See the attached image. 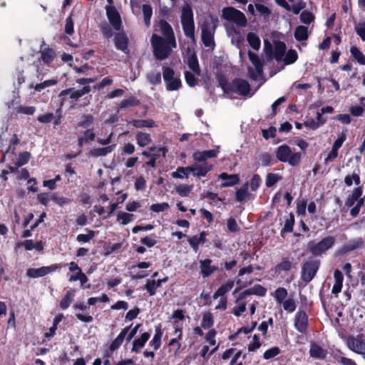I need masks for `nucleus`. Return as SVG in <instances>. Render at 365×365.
Masks as SVG:
<instances>
[{
	"label": "nucleus",
	"mask_w": 365,
	"mask_h": 365,
	"mask_svg": "<svg viewBox=\"0 0 365 365\" xmlns=\"http://www.w3.org/2000/svg\"><path fill=\"white\" fill-rule=\"evenodd\" d=\"M272 37V42L264 41L263 51L267 59H274L277 62H283L284 65L294 63L298 58L297 51L289 49L286 52V44L280 40L278 34L273 33Z\"/></svg>",
	"instance_id": "nucleus-1"
},
{
	"label": "nucleus",
	"mask_w": 365,
	"mask_h": 365,
	"mask_svg": "<svg viewBox=\"0 0 365 365\" xmlns=\"http://www.w3.org/2000/svg\"><path fill=\"white\" fill-rule=\"evenodd\" d=\"M151 45L153 53L156 58L163 60L167 58L173 48H176L175 38H163L157 34H153L151 37Z\"/></svg>",
	"instance_id": "nucleus-2"
},
{
	"label": "nucleus",
	"mask_w": 365,
	"mask_h": 365,
	"mask_svg": "<svg viewBox=\"0 0 365 365\" xmlns=\"http://www.w3.org/2000/svg\"><path fill=\"white\" fill-rule=\"evenodd\" d=\"M217 25V19L212 16L206 17L201 24L202 41L205 46L212 48L215 46L214 34Z\"/></svg>",
	"instance_id": "nucleus-3"
},
{
	"label": "nucleus",
	"mask_w": 365,
	"mask_h": 365,
	"mask_svg": "<svg viewBox=\"0 0 365 365\" xmlns=\"http://www.w3.org/2000/svg\"><path fill=\"white\" fill-rule=\"evenodd\" d=\"M277 158L282 163H288L292 166L297 165L302 159L300 153H293L287 145H282L276 150Z\"/></svg>",
	"instance_id": "nucleus-4"
},
{
	"label": "nucleus",
	"mask_w": 365,
	"mask_h": 365,
	"mask_svg": "<svg viewBox=\"0 0 365 365\" xmlns=\"http://www.w3.org/2000/svg\"><path fill=\"white\" fill-rule=\"evenodd\" d=\"M181 23L184 33L190 38H194L195 25L193 14L190 5L186 4L182 7L181 14Z\"/></svg>",
	"instance_id": "nucleus-5"
},
{
	"label": "nucleus",
	"mask_w": 365,
	"mask_h": 365,
	"mask_svg": "<svg viewBox=\"0 0 365 365\" xmlns=\"http://www.w3.org/2000/svg\"><path fill=\"white\" fill-rule=\"evenodd\" d=\"M222 16L223 19L232 21L240 26L244 27L247 24L245 14L233 7L225 8L222 12Z\"/></svg>",
	"instance_id": "nucleus-6"
},
{
	"label": "nucleus",
	"mask_w": 365,
	"mask_h": 365,
	"mask_svg": "<svg viewBox=\"0 0 365 365\" xmlns=\"http://www.w3.org/2000/svg\"><path fill=\"white\" fill-rule=\"evenodd\" d=\"M163 75L168 90L175 91L181 87L182 83L180 77L175 73L173 68L168 66H163Z\"/></svg>",
	"instance_id": "nucleus-7"
},
{
	"label": "nucleus",
	"mask_w": 365,
	"mask_h": 365,
	"mask_svg": "<svg viewBox=\"0 0 365 365\" xmlns=\"http://www.w3.org/2000/svg\"><path fill=\"white\" fill-rule=\"evenodd\" d=\"M334 243V238L331 236L327 237L322 240L319 243L309 247L310 252L314 255H320L330 247Z\"/></svg>",
	"instance_id": "nucleus-8"
},
{
	"label": "nucleus",
	"mask_w": 365,
	"mask_h": 365,
	"mask_svg": "<svg viewBox=\"0 0 365 365\" xmlns=\"http://www.w3.org/2000/svg\"><path fill=\"white\" fill-rule=\"evenodd\" d=\"M60 267L57 264H51L50 266L42 267L39 268H30L27 270L26 274L29 277L36 278L43 277L51 272H55Z\"/></svg>",
	"instance_id": "nucleus-9"
},
{
	"label": "nucleus",
	"mask_w": 365,
	"mask_h": 365,
	"mask_svg": "<svg viewBox=\"0 0 365 365\" xmlns=\"http://www.w3.org/2000/svg\"><path fill=\"white\" fill-rule=\"evenodd\" d=\"M346 345L353 352L361 355L365 354V342L360 337L349 336Z\"/></svg>",
	"instance_id": "nucleus-10"
},
{
	"label": "nucleus",
	"mask_w": 365,
	"mask_h": 365,
	"mask_svg": "<svg viewBox=\"0 0 365 365\" xmlns=\"http://www.w3.org/2000/svg\"><path fill=\"white\" fill-rule=\"evenodd\" d=\"M230 91L235 93L242 96H245L249 93L250 91L249 83L242 79H236L232 81L230 86Z\"/></svg>",
	"instance_id": "nucleus-11"
},
{
	"label": "nucleus",
	"mask_w": 365,
	"mask_h": 365,
	"mask_svg": "<svg viewBox=\"0 0 365 365\" xmlns=\"http://www.w3.org/2000/svg\"><path fill=\"white\" fill-rule=\"evenodd\" d=\"M106 15L112 26L116 30H120L121 26L120 16L113 6H106Z\"/></svg>",
	"instance_id": "nucleus-12"
},
{
	"label": "nucleus",
	"mask_w": 365,
	"mask_h": 365,
	"mask_svg": "<svg viewBox=\"0 0 365 365\" xmlns=\"http://www.w3.org/2000/svg\"><path fill=\"white\" fill-rule=\"evenodd\" d=\"M155 31L162 34L163 38H175L171 26L164 20H160L155 24Z\"/></svg>",
	"instance_id": "nucleus-13"
},
{
	"label": "nucleus",
	"mask_w": 365,
	"mask_h": 365,
	"mask_svg": "<svg viewBox=\"0 0 365 365\" xmlns=\"http://www.w3.org/2000/svg\"><path fill=\"white\" fill-rule=\"evenodd\" d=\"M318 264L316 262H308L304 264L302 269V277L304 281L309 282L314 277Z\"/></svg>",
	"instance_id": "nucleus-14"
},
{
	"label": "nucleus",
	"mask_w": 365,
	"mask_h": 365,
	"mask_svg": "<svg viewBox=\"0 0 365 365\" xmlns=\"http://www.w3.org/2000/svg\"><path fill=\"white\" fill-rule=\"evenodd\" d=\"M184 61L187 64L188 67L193 71V73H195L197 76H200V68L197 58L193 51H187Z\"/></svg>",
	"instance_id": "nucleus-15"
},
{
	"label": "nucleus",
	"mask_w": 365,
	"mask_h": 365,
	"mask_svg": "<svg viewBox=\"0 0 365 365\" xmlns=\"http://www.w3.org/2000/svg\"><path fill=\"white\" fill-rule=\"evenodd\" d=\"M308 325V319L306 313L299 311L296 314L294 319V327L301 333H304Z\"/></svg>",
	"instance_id": "nucleus-16"
},
{
	"label": "nucleus",
	"mask_w": 365,
	"mask_h": 365,
	"mask_svg": "<svg viewBox=\"0 0 365 365\" xmlns=\"http://www.w3.org/2000/svg\"><path fill=\"white\" fill-rule=\"evenodd\" d=\"M219 153V149L215 148L210 150H205L201 152H196L193 154V159L195 161L202 162L209 158L217 157Z\"/></svg>",
	"instance_id": "nucleus-17"
},
{
	"label": "nucleus",
	"mask_w": 365,
	"mask_h": 365,
	"mask_svg": "<svg viewBox=\"0 0 365 365\" xmlns=\"http://www.w3.org/2000/svg\"><path fill=\"white\" fill-rule=\"evenodd\" d=\"M190 171L193 173L194 176L204 177L212 169V166L211 165H208L207 163H205L202 165L194 164L190 166Z\"/></svg>",
	"instance_id": "nucleus-18"
},
{
	"label": "nucleus",
	"mask_w": 365,
	"mask_h": 365,
	"mask_svg": "<svg viewBox=\"0 0 365 365\" xmlns=\"http://www.w3.org/2000/svg\"><path fill=\"white\" fill-rule=\"evenodd\" d=\"M211 263H212V260L210 259L200 260V273L203 277H207L210 276L212 273H214L217 270V267L212 266Z\"/></svg>",
	"instance_id": "nucleus-19"
},
{
	"label": "nucleus",
	"mask_w": 365,
	"mask_h": 365,
	"mask_svg": "<svg viewBox=\"0 0 365 365\" xmlns=\"http://www.w3.org/2000/svg\"><path fill=\"white\" fill-rule=\"evenodd\" d=\"M130 329L131 326L123 329L116 338L111 342L110 349L112 351L118 349L120 346Z\"/></svg>",
	"instance_id": "nucleus-20"
},
{
	"label": "nucleus",
	"mask_w": 365,
	"mask_h": 365,
	"mask_svg": "<svg viewBox=\"0 0 365 365\" xmlns=\"http://www.w3.org/2000/svg\"><path fill=\"white\" fill-rule=\"evenodd\" d=\"M150 338V334L148 332L143 333L138 338L133 341V346L131 351L138 353L140 350L145 346L146 342Z\"/></svg>",
	"instance_id": "nucleus-21"
},
{
	"label": "nucleus",
	"mask_w": 365,
	"mask_h": 365,
	"mask_svg": "<svg viewBox=\"0 0 365 365\" xmlns=\"http://www.w3.org/2000/svg\"><path fill=\"white\" fill-rule=\"evenodd\" d=\"M185 319V315L183 311L181 309H177L173 312L172 315V320L174 326L175 331L182 330L183 321Z\"/></svg>",
	"instance_id": "nucleus-22"
},
{
	"label": "nucleus",
	"mask_w": 365,
	"mask_h": 365,
	"mask_svg": "<svg viewBox=\"0 0 365 365\" xmlns=\"http://www.w3.org/2000/svg\"><path fill=\"white\" fill-rule=\"evenodd\" d=\"M173 335L175 337L170 341L169 346L171 347L170 351H173V354L175 356L181 346L180 340H181L182 337V331L179 329L178 331H174Z\"/></svg>",
	"instance_id": "nucleus-23"
},
{
	"label": "nucleus",
	"mask_w": 365,
	"mask_h": 365,
	"mask_svg": "<svg viewBox=\"0 0 365 365\" xmlns=\"http://www.w3.org/2000/svg\"><path fill=\"white\" fill-rule=\"evenodd\" d=\"M266 292L267 289L264 287L259 284H257L241 293L240 295V299H245L247 295L250 294H255L259 297H263L266 294Z\"/></svg>",
	"instance_id": "nucleus-24"
},
{
	"label": "nucleus",
	"mask_w": 365,
	"mask_h": 365,
	"mask_svg": "<svg viewBox=\"0 0 365 365\" xmlns=\"http://www.w3.org/2000/svg\"><path fill=\"white\" fill-rule=\"evenodd\" d=\"M334 283L331 289L334 294H338L341 291L343 286L344 276L341 271L336 269L334 273Z\"/></svg>",
	"instance_id": "nucleus-25"
},
{
	"label": "nucleus",
	"mask_w": 365,
	"mask_h": 365,
	"mask_svg": "<svg viewBox=\"0 0 365 365\" xmlns=\"http://www.w3.org/2000/svg\"><path fill=\"white\" fill-rule=\"evenodd\" d=\"M361 191L359 188H356L352 192L351 196L347 199L346 205L349 207L355 205H363V200L361 198Z\"/></svg>",
	"instance_id": "nucleus-26"
},
{
	"label": "nucleus",
	"mask_w": 365,
	"mask_h": 365,
	"mask_svg": "<svg viewBox=\"0 0 365 365\" xmlns=\"http://www.w3.org/2000/svg\"><path fill=\"white\" fill-rule=\"evenodd\" d=\"M248 56L250 62L255 67V72L257 75H260L262 72L263 64L262 59L258 56V55L249 51Z\"/></svg>",
	"instance_id": "nucleus-27"
},
{
	"label": "nucleus",
	"mask_w": 365,
	"mask_h": 365,
	"mask_svg": "<svg viewBox=\"0 0 365 365\" xmlns=\"http://www.w3.org/2000/svg\"><path fill=\"white\" fill-rule=\"evenodd\" d=\"M116 145L113 144L105 148H93L90 151V155L93 157L106 156L110 153L115 148Z\"/></svg>",
	"instance_id": "nucleus-28"
},
{
	"label": "nucleus",
	"mask_w": 365,
	"mask_h": 365,
	"mask_svg": "<svg viewBox=\"0 0 365 365\" xmlns=\"http://www.w3.org/2000/svg\"><path fill=\"white\" fill-rule=\"evenodd\" d=\"M247 41L249 45L256 51H258L261 46V41L259 36L254 32H250L247 35Z\"/></svg>",
	"instance_id": "nucleus-29"
},
{
	"label": "nucleus",
	"mask_w": 365,
	"mask_h": 365,
	"mask_svg": "<svg viewBox=\"0 0 365 365\" xmlns=\"http://www.w3.org/2000/svg\"><path fill=\"white\" fill-rule=\"evenodd\" d=\"M206 241V233L201 232L199 236H193L188 239V242L193 250L197 252L198 250V246L200 243H203Z\"/></svg>",
	"instance_id": "nucleus-30"
},
{
	"label": "nucleus",
	"mask_w": 365,
	"mask_h": 365,
	"mask_svg": "<svg viewBox=\"0 0 365 365\" xmlns=\"http://www.w3.org/2000/svg\"><path fill=\"white\" fill-rule=\"evenodd\" d=\"M76 291L74 289L68 290L63 298L60 302V307L62 309H66L73 302Z\"/></svg>",
	"instance_id": "nucleus-31"
},
{
	"label": "nucleus",
	"mask_w": 365,
	"mask_h": 365,
	"mask_svg": "<svg viewBox=\"0 0 365 365\" xmlns=\"http://www.w3.org/2000/svg\"><path fill=\"white\" fill-rule=\"evenodd\" d=\"M128 43V38L124 34H118L115 37V45L119 50L125 52L127 50Z\"/></svg>",
	"instance_id": "nucleus-32"
},
{
	"label": "nucleus",
	"mask_w": 365,
	"mask_h": 365,
	"mask_svg": "<svg viewBox=\"0 0 365 365\" xmlns=\"http://www.w3.org/2000/svg\"><path fill=\"white\" fill-rule=\"evenodd\" d=\"M309 354L313 358L324 359L327 355V351L320 346L312 344L309 349Z\"/></svg>",
	"instance_id": "nucleus-33"
},
{
	"label": "nucleus",
	"mask_w": 365,
	"mask_h": 365,
	"mask_svg": "<svg viewBox=\"0 0 365 365\" xmlns=\"http://www.w3.org/2000/svg\"><path fill=\"white\" fill-rule=\"evenodd\" d=\"M234 286V282L230 280L222 284L218 289L214 293L213 298L217 299L218 297H224L223 296L230 291Z\"/></svg>",
	"instance_id": "nucleus-34"
},
{
	"label": "nucleus",
	"mask_w": 365,
	"mask_h": 365,
	"mask_svg": "<svg viewBox=\"0 0 365 365\" xmlns=\"http://www.w3.org/2000/svg\"><path fill=\"white\" fill-rule=\"evenodd\" d=\"M163 336V332L161 330V327H157L155 328V333L153 336L152 340L150 341V346L153 348V349L157 350L160 348L161 345V339Z\"/></svg>",
	"instance_id": "nucleus-35"
},
{
	"label": "nucleus",
	"mask_w": 365,
	"mask_h": 365,
	"mask_svg": "<svg viewBox=\"0 0 365 365\" xmlns=\"http://www.w3.org/2000/svg\"><path fill=\"white\" fill-rule=\"evenodd\" d=\"M350 53L351 56L359 65H365V56L356 46H352L350 48Z\"/></svg>",
	"instance_id": "nucleus-36"
},
{
	"label": "nucleus",
	"mask_w": 365,
	"mask_h": 365,
	"mask_svg": "<svg viewBox=\"0 0 365 365\" xmlns=\"http://www.w3.org/2000/svg\"><path fill=\"white\" fill-rule=\"evenodd\" d=\"M220 178L222 180H232V182H225L222 183V187H230L237 184L240 181V178L238 175H228L225 173H222L220 174Z\"/></svg>",
	"instance_id": "nucleus-37"
},
{
	"label": "nucleus",
	"mask_w": 365,
	"mask_h": 365,
	"mask_svg": "<svg viewBox=\"0 0 365 365\" xmlns=\"http://www.w3.org/2000/svg\"><path fill=\"white\" fill-rule=\"evenodd\" d=\"M43 46H41V58L42 61L46 63H51L54 57H55V52L53 49L49 48H43Z\"/></svg>",
	"instance_id": "nucleus-38"
},
{
	"label": "nucleus",
	"mask_w": 365,
	"mask_h": 365,
	"mask_svg": "<svg viewBox=\"0 0 365 365\" xmlns=\"http://www.w3.org/2000/svg\"><path fill=\"white\" fill-rule=\"evenodd\" d=\"M287 294L288 293L285 288L279 287L274 291L273 297L277 304H281L287 299Z\"/></svg>",
	"instance_id": "nucleus-39"
},
{
	"label": "nucleus",
	"mask_w": 365,
	"mask_h": 365,
	"mask_svg": "<svg viewBox=\"0 0 365 365\" xmlns=\"http://www.w3.org/2000/svg\"><path fill=\"white\" fill-rule=\"evenodd\" d=\"M31 155L28 152H24L19 154L17 162L14 167L10 166L11 170L14 171L18 167L21 166L27 163L30 159Z\"/></svg>",
	"instance_id": "nucleus-40"
},
{
	"label": "nucleus",
	"mask_w": 365,
	"mask_h": 365,
	"mask_svg": "<svg viewBox=\"0 0 365 365\" xmlns=\"http://www.w3.org/2000/svg\"><path fill=\"white\" fill-rule=\"evenodd\" d=\"M190 173H191V171H190V166L189 167H179L176 170V171L173 172L171 173V176L173 178L182 179L184 178H187Z\"/></svg>",
	"instance_id": "nucleus-41"
},
{
	"label": "nucleus",
	"mask_w": 365,
	"mask_h": 365,
	"mask_svg": "<svg viewBox=\"0 0 365 365\" xmlns=\"http://www.w3.org/2000/svg\"><path fill=\"white\" fill-rule=\"evenodd\" d=\"M244 299H240V297L236 301V305L232 309V313L236 317H240L246 310V303L243 302Z\"/></svg>",
	"instance_id": "nucleus-42"
},
{
	"label": "nucleus",
	"mask_w": 365,
	"mask_h": 365,
	"mask_svg": "<svg viewBox=\"0 0 365 365\" xmlns=\"http://www.w3.org/2000/svg\"><path fill=\"white\" fill-rule=\"evenodd\" d=\"M133 219V215L125 212H118L117 214V221L122 225H126Z\"/></svg>",
	"instance_id": "nucleus-43"
},
{
	"label": "nucleus",
	"mask_w": 365,
	"mask_h": 365,
	"mask_svg": "<svg viewBox=\"0 0 365 365\" xmlns=\"http://www.w3.org/2000/svg\"><path fill=\"white\" fill-rule=\"evenodd\" d=\"M142 11L145 24L147 27H149L150 26V19L153 15V9L150 5L144 4L142 7Z\"/></svg>",
	"instance_id": "nucleus-44"
},
{
	"label": "nucleus",
	"mask_w": 365,
	"mask_h": 365,
	"mask_svg": "<svg viewBox=\"0 0 365 365\" xmlns=\"http://www.w3.org/2000/svg\"><path fill=\"white\" fill-rule=\"evenodd\" d=\"M294 36L297 41L306 40L309 36L307 28L304 26H299L295 30Z\"/></svg>",
	"instance_id": "nucleus-45"
},
{
	"label": "nucleus",
	"mask_w": 365,
	"mask_h": 365,
	"mask_svg": "<svg viewBox=\"0 0 365 365\" xmlns=\"http://www.w3.org/2000/svg\"><path fill=\"white\" fill-rule=\"evenodd\" d=\"M136 140L140 147H145L151 142L150 135L145 133H138L136 135Z\"/></svg>",
	"instance_id": "nucleus-46"
},
{
	"label": "nucleus",
	"mask_w": 365,
	"mask_h": 365,
	"mask_svg": "<svg viewBox=\"0 0 365 365\" xmlns=\"http://www.w3.org/2000/svg\"><path fill=\"white\" fill-rule=\"evenodd\" d=\"M57 83V81L54 79L47 80L44 82L37 83L35 86L31 85L30 87L33 88L36 91L41 92L43 89L54 86Z\"/></svg>",
	"instance_id": "nucleus-47"
},
{
	"label": "nucleus",
	"mask_w": 365,
	"mask_h": 365,
	"mask_svg": "<svg viewBox=\"0 0 365 365\" xmlns=\"http://www.w3.org/2000/svg\"><path fill=\"white\" fill-rule=\"evenodd\" d=\"M364 99V98H360L361 106H354L350 108L349 111L351 115L354 116H361L364 113L365 106Z\"/></svg>",
	"instance_id": "nucleus-48"
},
{
	"label": "nucleus",
	"mask_w": 365,
	"mask_h": 365,
	"mask_svg": "<svg viewBox=\"0 0 365 365\" xmlns=\"http://www.w3.org/2000/svg\"><path fill=\"white\" fill-rule=\"evenodd\" d=\"M160 286V282H158V280H148L145 284V289L150 296H153L155 294L157 289Z\"/></svg>",
	"instance_id": "nucleus-49"
},
{
	"label": "nucleus",
	"mask_w": 365,
	"mask_h": 365,
	"mask_svg": "<svg viewBox=\"0 0 365 365\" xmlns=\"http://www.w3.org/2000/svg\"><path fill=\"white\" fill-rule=\"evenodd\" d=\"M130 123L136 128H152L155 125L152 120H133Z\"/></svg>",
	"instance_id": "nucleus-50"
},
{
	"label": "nucleus",
	"mask_w": 365,
	"mask_h": 365,
	"mask_svg": "<svg viewBox=\"0 0 365 365\" xmlns=\"http://www.w3.org/2000/svg\"><path fill=\"white\" fill-rule=\"evenodd\" d=\"M283 309L289 313L293 312L297 307V302L293 298L287 299L284 302L281 304Z\"/></svg>",
	"instance_id": "nucleus-51"
},
{
	"label": "nucleus",
	"mask_w": 365,
	"mask_h": 365,
	"mask_svg": "<svg viewBox=\"0 0 365 365\" xmlns=\"http://www.w3.org/2000/svg\"><path fill=\"white\" fill-rule=\"evenodd\" d=\"M214 323L212 314L210 312H206L202 315V320L201 326L204 329L210 328Z\"/></svg>",
	"instance_id": "nucleus-52"
},
{
	"label": "nucleus",
	"mask_w": 365,
	"mask_h": 365,
	"mask_svg": "<svg viewBox=\"0 0 365 365\" xmlns=\"http://www.w3.org/2000/svg\"><path fill=\"white\" fill-rule=\"evenodd\" d=\"M94 138H95V133H93V130L88 129L84 132L83 136L78 138V145L80 146H82L83 144L86 140H94Z\"/></svg>",
	"instance_id": "nucleus-53"
},
{
	"label": "nucleus",
	"mask_w": 365,
	"mask_h": 365,
	"mask_svg": "<svg viewBox=\"0 0 365 365\" xmlns=\"http://www.w3.org/2000/svg\"><path fill=\"white\" fill-rule=\"evenodd\" d=\"M192 185H180L175 189L177 193L181 197H187L192 190Z\"/></svg>",
	"instance_id": "nucleus-54"
},
{
	"label": "nucleus",
	"mask_w": 365,
	"mask_h": 365,
	"mask_svg": "<svg viewBox=\"0 0 365 365\" xmlns=\"http://www.w3.org/2000/svg\"><path fill=\"white\" fill-rule=\"evenodd\" d=\"M248 184L245 183L239 190L236 192V199L239 202L244 200L247 195Z\"/></svg>",
	"instance_id": "nucleus-55"
},
{
	"label": "nucleus",
	"mask_w": 365,
	"mask_h": 365,
	"mask_svg": "<svg viewBox=\"0 0 365 365\" xmlns=\"http://www.w3.org/2000/svg\"><path fill=\"white\" fill-rule=\"evenodd\" d=\"M344 182L347 186H351L353 184L358 185L360 183L359 176L356 173H352L345 177Z\"/></svg>",
	"instance_id": "nucleus-56"
},
{
	"label": "nucleus",
	"mask_w": 365,
	"mask_h": 365,
	"mask_svg": "<svg viewBox=\"0 0 365 365\" xmlns=\"http://www.w3.org/2000/svg\"><path fill=\"white\" fill-rule=\"evenodd\" d=\"M279 180H281V177L278 174L269 173L266 178V185L267 187H272Z\"/></svg>",
	"instance_id": "nucleus-57"
},
{
	"label": "nucleus",
	"mask_w": 365,
	"mask_h": 365,
	"mask_svg": "<svg viewBox=\"0 0 365 365\" xmlns=\"http://www.w3.org/2000/svg\"><path fill=\"white\" fill-rule=\"evenodd\" d=\"M280 353V350L277 346L272 347L267 349L263 355L264 359H270L277 356Z\"/></svg>",
	"instance_id": "nucleus-58"
},
{
	"label": "nucleus",
	"mask_w": 365,
	"mask_h": 365,
	"mask_svg": "<svg viewBox=\"0 0 365 365\" xmlns=\"http://www.w3.org/2000/svg\"><path fill=\"white\" fill-rule=\"evenodd\" d=\"M292 264L288 260H284L278 264L275 267V272L280 273L281 272H287L290 269Z\"/></svg>",
	"instance_id": "nucleus-59"
},
{
	"label": "nucleus",
	"mask_w": 365,
	"mask_h": 365,
	"mask_svg": "<svg viewBox=\"0 0 365 365\" xmlns=\"http://www.w3.org/2000/svg\"><path fill=\"white\" fill-rule=\"evenodd\" d=\"M255 6L257 10L259 12V14L262 15L264 18H268L271 14L270 9L267 6L262 4L261 3H256Z\"/></svg>",
	"instance_id": "nucleus-60"
},
{
	"label": "nucleus",
	"mask_w": 365,
	"mask_h": 365,
	"mask_svg": "<svg viewBox=\"0 0 365 365\" xmlns=\"http://www.w3.org/2000/svg\"><path fill=\"white\" fill-rule=\"evenodd\" d=\"M197 76L195 73H192L189 71H185V81L188 86L192 87L197 84V78L195 77Z\"/></svg>",
	"instance_id": "nucleus-61"
},
{
	"label": "nucleus",
	"mask_w": 365,
	"mask_h": 365,
	"mask_svg": "<svg viewBox=\"0 0 365 365\" xmlns=\"http://www.w3.org/2000/svg\"><path fill=\"white\" fill-rule=\"evenodd\" d=\"M168 202L156 203L150 206V210L155 212H163L169 208Z\"/></svg>",
	"instance_id": "nucleus-62"
},
{
	"label": "nucleus",
	"mask_w": 365,
	"mask_h": 365,
	"mask_svg": "<svg viewBox=\"0 0 365 365\" xmlns=\"http://www.w3.org/2000/svg\"><path fill=\"white\" fill-rule=\"evenodd\" d=\"M355 31L361 40L365 41V21L358 23L355 26Z\"/></svg>",
	"instance_id": "nucleus-63"
},
{
	"label": "nucleus",
	"mask_w": 365,
	"mask_h": 365,
	"mask_svg": "<svg viewBox=\"0 0 365 365\" xmlns=\"http://www.w3.org/2000/svg\"><path fill=\"white\" fill-rule=\"evenodd\" d=\"M36 110L34 106H19L16 113L25 115H33Z\"/></svg>",
	"instance_id": "nucleus-64"
}]
</instances>
